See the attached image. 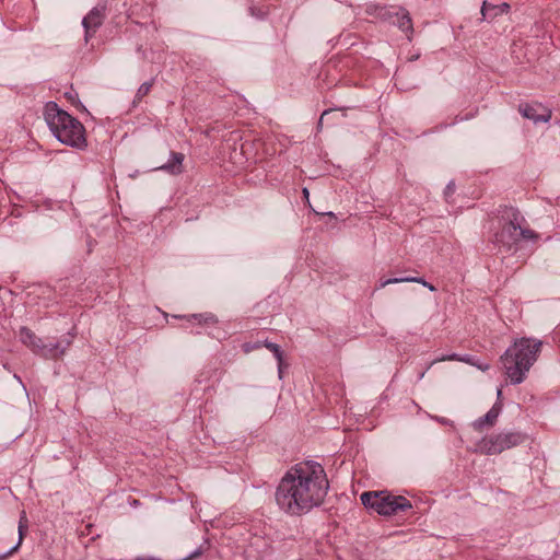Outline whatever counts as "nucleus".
<instances>
[{"instance_id": "f8f14e48", "label": "nucleus", "mask_w": 560, "mask_h": 560, "mask_svg": "<svg viewBox=\"0 0 560 560\" xmlns=\"http://www.w3.org/2000/svg\"><path fill=\"white\" fill-rule=\"evenodd\" d=\"M510 10V4L506 2H502L500 4H491L485 1L481 7V14L483 19L493 20L499 15L508 13Z\"/></svg>"}, {"instance_id": "7ed1b4c3", "label": "nucleus", "mask_w": 560, "mask_h": 560, "mask_svg": "<svg viewBox=\"0 0 560 560\" xmlns=\"http://www.w3.org/2000/svg\"><path fill=\"white\" fill-rule=\"evenodd\" d=\"M45 119L50 131L61 143L77 149H83L86 145L83 125L60 109L56 103L46 105Z\"/></svg>"}, {"instance_id": "aec40b11", "label": "nucleus", "mask_w": 560, "mask_h": 560, "mask_svg": "<svg viewBox=\"0 0 560 560\" xmlns=\"http://www.w3.org/2000/svg\"><path fill=\"white\" fill-rule=\"evenodd\" d=\"M401 282H406L405 278H389L386 280H382L378 284V288L383 289L388 284H395V283H401Z\"/></svg>"}, {"instance_id": "f3484780", "label": "nucleus", "mask_w": 560, "mask_h": 560, "mask_svg": "<svg viewBox=\"0 0 560 560\" xmlns=\"http://www.w3.org/2000/svg\"><path fill=\"white\" fill-rule=\"evenodd\" d=\"M265 347L269 349L276 357L278 363H279V371H281V364L283 361V353L280 349V347L277 343L266 341Z\"/></svg>"}, {"instance_id": "2eb2a0df", "label": "nucleus", "mask_w": 560, "mask_h": 560, "mask_svg": "<svg viewBox=\"0 0 560 560\" xmlns=\"http://www.w3.org/2000/svg\"><path fill=\"white\" fill-rule=\"evenodd\" d=\"M397 24L402 32L412 33L411 18L407 11L401 10L397 13Z\"/></svg>"}, {"instance_id": "cd10ccee", "label": "nucleus", "mask_w": 560, "mask_h": 560, "mask_svg": "<svg viewBox=\"0 0 560 560\" xmlns=\"http://www.w3.org/2000/svg\"><path fill=\"white\" fill-rule=\"evenodd\" d=\"M303 194L305 197H308V190L306 188L303 189Z\"/></svg>"}, {"instance_id": "6ab92c4d", "label": "nucleus", "mask_w": 560, "mask_h": 560, "mask_svg": "<svg viewBox=\"0 0 560 560\" xmlns=\"http://www.w3.org/2000/svg\"><path fill=\"white\" fill-rule=\"evenodd\" d=\"M152 85H153V80L142 83V84L139 86V89H138V91H137V93H136V100H137V101H140V100H141V98H143L145 95H148V94H149V92H150V90H151V88H152Z\"/></svg>"}, {"instance_id": "f257e3e1", "label": "nucleus", "mask_w": 560, "mask_h": 560, "mask_svg": "<svg viewBox=\"0 0 560 560\" xmlns=\"http://www.w3.org/2000/svg\"><path fill=\"white\" fill-rule=\"evenodd\" d=\"M329 489L323 466L313 460L292 466L276 489V503L290 515H302L320 505Z\"/></svg>"}, {"instance_id": "9b49d317", "label": "nucleus", "mask_w": 560, "mask_h": 560, "mask_svg": "<svg viewBox=\"0 0 560 560\" xmlns=\"http://www.w3.org/2000/svg\"><path fill=\"white\" fill-rule=\"evenodd\" d=\"M185 155L180 152H171V158L167 163L156 167V171H164L172 175H179L183 173V162Z\"/></svg>"}, {"instance_id": "4be33fe9", "label": "nucleus", "mask_w": 560, "mask_h": 560, "mask_svg": "<svg viewBox=\"0 0 560 560\" xmlns=\"http://www.w3.org/2000/svg\"><path fill=\"white\" fill-rule=\"evenodd\" d=\"M202 552H203V549L200 547V548L196 549L192 553H190L189 556H187V557L185 558V560H191V559H194V558H196V557H199L200 555H202Z\"/></svg>"}, {"instance_id": "412c9836", "label": "nucleus", "mask_w": 560, "mask_h": 560, "mask_svg": "<svg viewBox=\"0 0 560 560\" xmlns=\"http://www.w3.org/2000/svg\"><path fill=\"white\" fill-rule=\"evenodd\" d=\"M406 282H416L420 284H424L427 281L423 278L419 277H405Z\"/></svg>"}, {"instance_id": "b1692460", "label": "nucleus", "mask_w": 560, "mask_h": 560, "mask_svg": "<svg viewBox=\"0 0 560 560\" xmlns=\"http://www.w3.org/2000/svg\"><path fill=\"white\" fill-rule=\"evenodd\" d=\"M478 368L481 369L482 371H486V370L489 369V365L488 364H485V365L480 364V365H478Z\"/></svg>"}, {"instance_id": "a878e982", "label": "nucleus", "mask_w": 560, "mask_h": 560, "mask_svg": "<svg viewBox=\"0 0 560 560\" xmlns=\"http://www.w3.org/2000/svg\"><path fill=\"white\" fill-rule=\"evenodd\" d=\"M497 396H498V399H500V398H501V396H502V389H501V388H499V389H498V392H497Z\"/></svg>"}, {"instance_id": "4468645a", "label": "nucleus", "mask_w": 560, "mask_h": 560, "mask_svg": "<svg viewBox=\"0 0 560 560\" xmlns=\"http://www.w3.org/2000/svg\"><path fill=\"white\" fill-rule=\"evenodd\" d=\"M177 318L194 319L199 325H215L219 323L218 317L212 313L192 314L189 316H176Z\"/></svg>"}, {"instance_id": "ddd939ff", "label": "nucleus", "mask_w": 560, "mask_h": 560, "mask_svg": "<svg viewBox=\"0 0 560 560\" xmlns=\"http://www.w3.org/2000/svg\"><path fill=\"white\" fill-rule=\"evenodd\" d=\"M19 337H20L21 342L23 345H25L27 348H30L36 354V349L39 348V346L43 342V339L37 337L27 327H21L20 328Z\"/></svg>"}, {"instance_id": "20e7f679", "label": "nucleus", "mask_w": 560, "mask_h": 560, "mask_svg": "<svg viewBox=\"0 0 560 560\" xmlns=\"http://www.w3.org/2000/svg\"><path fill=\"white\" fill-rule=\"evenodd\" d=\"M362 504L380 515H393L412 508L410 501L388 491H368L361 494Z\"/></svg>"}, {"instance_id": "a211bd4d", "label": "nucleus", "mask_w": 560, "mask_h": 560, "mask_svg": "<svg viewBox=\"0 0 560 560\" xmlns=\"http://www.w3.org/2000/svg\"><path fill=\"white\" fill-rule=\"evenodd\" d=\"M26 523H27V518H26L25 512H22V515H21L20 522H19V542L16 546H14L11 549L10 552L15 551L18 549V547L20 546L22 538H23L24 529L26 528Z\"/></svg>"}, {"instance_id": "423d86ee", "label": "nucleus", "mask_w": 560, "mask_h": 560, "mask_svg": "<svg viewBox=\"0 0 560 560\" xmlns=\"http://www.w3.org/2000/svg\"><path fill=\"white\" fill-rule=\"evenodd\" d=\"M525 441V435L521 432H500L498 434H491L482 438L477 443V451L487 454L495 455L510 450L514 446L520 445Z\"/></svg>"}, {"instance_id": "5701e85b", "label": "nucleus", "mask_w": 560, "mask_h": 560, "mask_svg": "<svg viewBox=\"0 0 560 560\" xmlns=\"http://www.w3.org/2000/svg\"><path fill=\"white\" fill-rule=\"evenodd\" d=\"M423 287L428 288L431 292L436 291V288L433 284L429 283V282H425L423 284Z\"/></svg>"}, {"instance_id": "c85d7f7f", "label": "nucleus", "mask_w": 560, "mask_h": 560, "mask_svg": "<svg viewBox=\"0 0 560 560\" xmlns=\"http://www.w3.org/2000/svg\"><path fill=\"white\" fill-rule=\"evenodd\" d=\"M132 505H135V506L139 505V501L138 500H133Z\"/></svg>"}, {"instance_id": "39448f33", "label": "nucleus", "mask_w": 560, "mask_h": 560, "mask_svg": "<svg viewBox=\"0 0 560 560\" xmlns=\"http://www.w3.org/2000/svg\"><path fill=\"white\" fill-rule=\"evenodd\" d=\"M509 221L504 223L501 231L497 233L495 241L503 246L511 248L521 240L536 238L533 230L524 225L525 219L517 210L511 209L508 213Z\"/></svg>"}, {"instance_id": "1a4fd4ad", "label": "nucleus", "mask_w": 560, "mask_h": 560, "mask_svg": "<svg viewBox=\"0 0 560 560\" xmlns=\"http://www.w3.org/2000/svg\"><path fill=\"white\" fill-rule=\"evenodd\" d=\"M521 115L534 122H547L551 118V112L541 105L535 104H521L518 106Z\"/></svg>"}, {"instance_id": "9d476101", "label": "nucleus", "mask_w": 560, "mask_h": 560, "mask_svg": "<svg viewBox=\"0 0 560 560\" xmlns=\"http://www.w3.org/2000/svg\"><path fill=\"white\" fill-rule=\"evenodd\" d=\"M501 412V404L495 402L492 408L483 416L472 422L475 430L481 432L487 427H492Z\"/></svg>"}, {"instance_id": "f03ea898", "label": "nucleus", "mask_w": 560, "mask_h": 560, "mask_svg": "<svg viewBox=\"0 0 560 560\" xmlns=\"http://www.w3.org/2000/svg\"><path fill=\"white\" fill-rule=\"evenodd\" d=\"M542 342L534 338H521L510 346L501 357L506 376L512 384L522 383L537 361Z\"/></svg>"}, {"instance_id": "0eeeda50", "label": "nucleus", "mask_w": 560, "mask_h": 560, "mask_svg": "<svg viewBox=\"0 0 560 560\" xmlns=\"http://www.w3.org/2000/svg\"><path fill=\"white\" fill-rule=\"evenodd\" d=\"M72 338H67L58 342H49L45 343L44 341L39 346L38 349H36V354L40 355L45 359L49 360H58L62 358V355L66 353V351L69 349V347L72 343Z\"/></svg>"}, {"instance_id": "dca6fc26", "label": "nucleus", "mask_w": 560, "mask_h": 560, "mask_svg": "<svg viewBox=\"0 0 560 560\" xmlns=\"http://www.w3.org/2000/svg\"><path fill=\"white\" fill-rule=\"evenodd\" d=\"M444 361H460V362H467L469 363L470 362V358L468 355L466 357H460L459 354L457 353H451V354H446V355H442V357H439L436 359H434L428 366V369H430L432 365L439 363V362H444Z\"/></svg>"}, {"instance_id": "6e6552de", "label": "nucleus", "mask_w": 560, "mask_h": 560, "mask_svg": "<svg viewBox=\"0 0 560 560\" xmlns=\"http://www.w3.org/2000/svg\"><path fill=\"white\" fill-rule=\"evenodd\" d=\"M105 19L104 8L95 7L88 15L83 18L82 25L85 31V40L88 42L103 24Z\"/></svg>"}, {"instance_id": "393cba45", "label": "nucleus", "mask_w": 560, "mask_h": 560, "mask_svg": "<svg viewBox=\"0 0 560 560\" xmlns=\"http://www.w3.org/2000/svg\"><path fill=\"white\" fill-rule=\"evenodd\" d=\"M328 113H329L328 110H324V113H323V115H322V117H320V119H319V122H318V124H319V126H320V125H322V122H323V118H324V116H325V115H327Z\"/></svg>"}, {"instance_id": "bb28decb", "label": "nucleus", "mask_w": 560, "mask_h": 560, "mask_svg": "<svg viewBox=\"0 0 560 560\" xmlns=\"http://www.w3.org/2000/svg\"><path fill=\"white\" fill-rule=\"evenodd\" d=\"M453 189H454V184H450V185L447 186V190H453Z\"/></svg>"}]
</instances>
